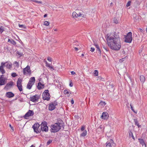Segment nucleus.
<instances>
[{
    "label": "nucleus",
    "mask_w": 147,
    "mask_h": 147,
    "mask_svg": "<svg viewBox=\"0 0 147 147\" xmlns=\"http://www.w3.org/2000/svg\"><path fill=\"white\" fill-rule=\"evenodd\" d=\"M107 40L108 46L111 49L114 51H118L121 45V40L119 35L115 32L107 34Z\"/></svg>",
    "instance_id": "1"
},
{
    "label": "nucleus",
    "mask_w": 147,
    "mask_h": 147,
    "mask_svg": "<svg viewBox=\"0 0 147 147\" xmlns=\"http://www.w3.org/2000/svg\"><path fill=\"white\" fill-rule=\"evenodd\" d=\"M62 124L59 123H55L51 126V131L56 132L58 131L60 129Z\"/></svg>",
    "instance_id": "2"
},
{
    "label": "nucleus",
    "mask_w": 147,
    "mask_h": 147,
    "mask_svg": "<svg viewBox=\"0 0 147 147\" xmlns=\"http://www.w3.org/2000/svg\"><path fill=\"white\" fill-rule=\"evenodd\" d=\"M35 81L34 77L31 78L27 84V88L28 89H30L32 86L34 85Z\"/></svg>",
    "instance_id": "3"
},
{
    "label": "nucleus",
    "mask_w": 147,
    "mask_h": 147,
    "mask_svg": "<svg viewBox=\"0 0 147 147\" xmlns=\"http://www.w3.org/2000/svg\"><path fill=\"white\" fill-rule=\"evenodd\" d=\"M42 98L44 100H49L50 98V96L48 90H45L42 93Z\"/></svg>",
    "instance_id": "4"
},
{
    "label": "nucleus",
    "mask_w": 147,
    "mask_h": 147,
    "mask_svg": "<svg viewBox=\"0 0 147 147\" xmlns=\"http://www.w3.org/2000/svg\"><path fill=\"white\" fill-rule=\"evenodd\" d=\"M23 73L25 75H30L31 74V71L30 69V66L28 65L24 68L23 71Z\"/></svg>",
    "instance_id": "5"
},
{
    "label": "nucleus",
    "mask_w": 147,
    "mask_h": 147,
    "mask_svg": "<svg viewBox=\"0 0 147 147\" xmlns=\"http://www.w3.org/2000/svg\"><path fill=\"white\" fill-rule=\"evenodd\" d=\"M57 105V102L56 101L52 102L49 105V110L50 111H52L55 109Z\"/></svg>",
    "instance_id": "6"
},
{
    "label": "nucleus",
    "mask_w": 147,
    "mask_h": 147,
    "mask_svg": "<svg viewBox=\"0 0 147 147\" xmlns=\"http://www.w3.org/2000/svg\"><path fill=\"white\" fill-rule=\"evenodd\" d=\"M132 35L131 32H128L125 37V42L127 43H131L132 40Z\"/></svg>",
    "instance_id": "7"
},
{
    "label": "nucleus",
    "mask_w": 147,
    "mask_h": 147,
    "mask_svg": "<svg viewBox=\"0 0 147 147\" xmlns=\"http://www.w3.org/2000/svg\"><path fill=\"white\" fill-rule=\"evenodd\" d=\"M22 80L21 78H19L17 82V86L18 88L20 91H22L23 90L22 83Z\"/></svg>",
    "instance_id": "8"
},
{
    "label": "nucleus",
    "mask_w": 147,
    "mask_h": 147,
    "mask_svg": "<svg viewBox=\"0 0 147 147\" xmlns=\"http://www.w3.org/2000/svg\"><path fill=\"white\" fill-rule=\"evenodd\" d=\"M41 129L42 131L47 132L48 131V128L47 126L46 122L44 121L42 122L41 124Z\"/></svg>",
    "instance_id": "9"
},
{
    "label": "nucleus",
    "mask_w": 147,
    "mask_h": 147,
    "mask_svg": "<svg viewBox=\"0 0 147 147\" xmlns=\"http://www.w3.org/2000/svg\"><path fill=\"white\" fill-rule=\"evenodd\" d=\"M40 95L36 94L31 96L30 98V101L34 102H37L40 98Z\"/></svg>",
    "instance_id": "10"
},
{
    "label": "nucleus",
    "mask_w": 147,
    "mask_h": 147,
    "mask_svg": "<svg viewBox=\"0 0 147 147\" xmlns=\"http://www.w3.org/2000/svg\"><path fill=\"white\" fill-rule=\"evenodd\" d=\"M39 125L38 123H35L32 126L34 131L37 133H38L39 131L38 129L39 127Z\"/></svg>",
    "instance_id": "11"
},
{
    "label": "nucleus",
    "mask_w": 147,
    "mask_h": 147,
    "mask_svg": "<svg viewBox=\"0 0 147 147\" xmlns=\"http://www.w3.org/2000/svg\"><path fill=\"white\" fill-rule=\"evenodd\" d=\"M76 11L77 12V14L79 17L84 18V15L83 14V11L81 10L77 9Z\"/></svg>",
    "instance_id": "12"
},
{
    "label": "nucleus",
    "mask_w": 147,
    "mask_h": 147,
    "mask_svg": "<svg viewBox=\"0 0 147 147\" xmlns=\"http://www.w3.org/2000/svg\"><path fill=\"white\" fill-rule=\"evenodd\" d=\"M114 142L113 140L112 139H110L106 143V147H112L111 144Z\"/></svg>",
    "instance_id": "13"
},
{
    "label": "nucleus",
    "mask_w": 147,
    "mask_h": 147,
    "mask_svg": "<svg viewBox=\"0 0 147 147\" xmlns=\"http://www.w3.org/2000/svg\"><path fill=\"white\" fill-rule=\"evenodd\" d=\"M33 115V112L32 111L29 110L25 115L24 117L26 119H27L26 117L32 116Z\"/></svg>",
    "instance_id": "14"
},
{
    "label": "nucleus",
    "mask_w": 147,
    "mask_h": 147,
    "mask_svg": "<svg viewBox=\"0 0 147 147\" xmlns=\"http://www.w3.org/2000/svg\"><path fill=\"white\" fill-rule=\"evenodd\" d=\"M109 117V115L108 113L106 112H103L101 116V118L103 119H107Z\"/></svg>",
    "instance_id": "15"
},
{
    "label": "nucleus",
    "mask_w": 147,
    "mask_h": 147,
    "mask_svg": "<svg viewBox=\"0 0 147 147\" xmlns=\"http://www.w3.org/2000/svg\"><path fill=\"white\" fill-rule=\"evenodd\" d=\"M37 88L38 90H41L45 88V85L42 84L41 82H39L38 83Z\"/></svg>",
    "instance_id": "16"
},
{
    "label": "nucleus",
    "mask_w": 147,
    "mask_h": 147,
    "mask_svg": "<svg viewBox=\"0 0 147 147\" xmlns=\"http://www.w3.org/2000/svg\"><path fill=\"white\" fill-rule=\"evenodd\" d=\"M5 95L7 97L11 98L13 97L14 96V94L11 92H8L6 93Z\"/></svg>",
    "instance_id": "17"
},
{
    "label": "nucleus",
    "mask_w": 147,
    "mask_h": 147,
    "mask_svg": "<svg viewBox=\"0 0 147 147\" xmlns=\"http://www.w3.org/2000/svg\"><path fill=\"white\" fill-rule=\"evenodd\" d=\"M13 84V82L12 81H11L9 82H8L6 84V86L5 87V88H10L11 87Z\"/></svg>",
    "instance_id": "18"
},
{
    "label": "nucleus",
    "mask_w": 147,
    "mask_h": 147,
    "mask_svg": "<svg viewBox=\"0 0 147 147\" xmlns=\"http://www.w3.org/2000/svg\"><path fill=\"white\" fill-rule=\"evenodd\" d=\"M5 84V79L0 77V86H2Z\"/></svg>",
    "instance_id": "19"
},
{
    "label": "nucleus",
    "mask_w": 147,
    "mask_h": 147,
    "mask_svg": "<svg viewBox=\"0 0 147 147\" xmlns=\"http://www.w3.org/2000/svg\"><path fill=\"white\" fill-rule=\"evenodd\" d=\"M46 66L47 67H49L52 71L54 70V69L52 66H51L50 64L47 61H45Z\"/></svg>",
    "instance_id": "20"
},
{
    "label": "nucleus",
    "mask_w": 147,
    "mask_h": 147,
    "mask_svg": "<svg viewBox=\"0 0 147 147\" xmlns=\"http://www.w3.org/2000/svg\"><path fill=\"white\" fill-rule=\"evenodd\" d=\"M138 140H139V142L140 144L142 145V146H145V147H146V144L143 139H138Z\"/></svg>",
    "instance_id": "21"
},
{
    "label": "nucleus",
    "mask_w": 147,
    "mask_h": 147,
    "mask_svg": "<svg viewBox=\"0 0 147 147\" xmlns=\"http://www.w3.org/2000/svg\"><path fill=\"white\" fill-rule=\"evenodd\" d=\"M140 80L141 82L143 84L145 81V77L143 75H141L140 77Z\"/></svg>",
    "instance_id": "22"
},
{
    "label": "nucleus",
    "mask_w": 147,
    "mask_h": 147,
    "mask_svg": "<svg viewBox=\"0 0 147 147\" xmlns=\"http://www.w3.org/2000/svg\"><path fill=\"white\" fill-rule=\"evenodd\" d=\"M76 11H74L72 13V16L74 18H78V16Z\"/></svg>",
    "instance_id": "23"
},
{
    "label": "nucleus",
    "mask_w": 147,
    "mask_h": 147,
    "mask_svg": "<svg viewBox=\"0 0 147 147\" xmlns=\"http://www.w3.org/2000/svg\"><path fill=\"white\" fill-rule=\"evenodd\" d=\"M87 133V132L86 130L84 131L80 134V136L84 137L86 135Z\"/></svg>",
    "instance_id": "24"
},
{
    "label": "nucleus",
    "mask_w": 147,
    "mask_h": 147,
    "mask_svg": "<svg viewBox=\"0 0 147 147\" xmlns=\"http://www.w3.org/2000/svg\"><path fill=\"white\" fill-rule=\"evenodd\" d=\"M5 63H3V62L1 63V65L0 66V71L1 70L4 69L3 67L5 66Z\"/></svg>",
    "instance_id": "25"
},
{
    "label": "nucleus",
    "mask_w": 147,
    "mask_h": 147,
    "mask_svg": "<svg viewBox=\"0 0 147 147\" xmlns=\"http://www.w3.org/2000/svg\"><path fill=\"white\" fill-rule=\"evenodd\" d=\"M99 105H100L102 107H104L106 105V103L105 102L101 101L99 103Z\"/></svg>",
    "instance_id": "26"
},
{
    "label": "nucleus",
    "mask_w": 147,
    "mask_h": 147,
    "mask_svg": "<svg viewBox=\"0 0 147 147\" xmlns=\"http://www.w3.org/2000/svg\"><path fill=\"white\" fill-rule=\"evenodd\" d=\"M6 67L7 68H8V69H10L11 68V67H12V65H11V64L10 63H7V65H6Z\"/></svg>",
    "instance_id": "27"
},
{
    "label": "nucleus",
    "mask_w": 147,
    "mask_h": 147,
    "mask_svg": "<svg viewBox=\"0 0 147 147\" xmlns=\"http://www.w3.org/2000/svg\"><path fill=\"white\" fill-rule=\"evenodd\" d=\"M64 93L65 94H69L68 96H70L71 94V93L68 91L67 90H65L64 91Z\"/></svg>",
    "instance_id": "28"
},
{
    "label": "nucleus",
    "mask_w": 147,
    "mask_h": 147,
    "mask_svg": "<svg viewBox=\"0 0 147 147\" xmlns=\"http://www.w3.org/2000/svg\"><path fill=\"white\" fill-rule=\"evenodd\" d=\"M113 22L116 24H118L119 23L118 19L116 18H114L113 20Z\"/></svg>",
    "instance_id": "29"
},
{
    "label": "nucleus",
    "mask_w": 147,
    "mask_h": 147,
    "mask_svg": "<svg viewBox=\"0 0 147 147\" xmlns=\"http://www.w3.org/2000/svg\"><path fill=\"white\" fill-rule=\"evenodd\" d=\"M134 121L135 123V125H136L138 126V127H140L141 126V125H139L138 122L137 120L134 119Z\"/></svg>",
    "instance_id": "30"
},
{
    "label": "nucleus",
    "mask_w": 147,
    "mask_h": 147,
    "mask_svg": "<svg viewBox=\"0 0 147 147\" xmlns=\"http://www.w3.org/2000/svg\"><path fill=\"white\" fill-rule=\"evenodd\" d=\"M94 45L96 47L97 49V50L100 53V50L99 48L98 45L97 44H95Z\"/></svg>",
    "instance_id": "31"
},
{
    "label": "nucleus",
    "mask_w": 147,
    "mask_h": 147,
    "mask_svg": "<svg viewBox=\"0 0 147 147\" xmlns=\"http://www.w3.org/2000/svg\"><path fill=\"white\" fill-rule=\"evenodd\" d=\"M102 79L104 80V79L102 78L101 76H98L96 78L97 81L102 80V81H104L103 80H102Z\"/></svg>",
    "instance_id": "32"
},
{
    "label": "nucleus",
    "mask_w": 147,
    "mask_h": 147,
    "mask_svg": "<svg viewBox=\"0 0 147 147\" xmlns=\"http://www.w3.org/2000/svg\"><path fill=\"white\" fill-rule=\"evenodd\" d=\"M50 23L47 21H45L43 23V24L46 26H48L49 25Z\"/></svg>",
    "instance_id": "33"
},
{
    "label": "nucleus",
    "mask_w": 147,
    "mask_h": 147,
    "mask_svg": "<svg viewBox=\"0 0 147 147\" xmlns=\"http://www.w3.org/2000/svg\"><path fill=\"white\" fill-rule=\"evenodd\" d=\"M17 54L18 55L19 57H21L23 56V54L22 53L19 51H18L17 52Z\"/></svg>",
    "instance_id": "34"
},
{
    "label": "nucleus",
    "mask_w": 147,
    "mask_h": 147,
    "mask_svg": "<svg viewBox=\"0 0 147 147\" xmlns=\"http://www.w3.org/2000/svg\"><path fill=\"white\" fill-rule=\"evenodd\" d=\"M94 75L95 76H98V72L97 70H95L94 72Z\"/></svg>",
    "instance_id": "35"
},
{
    "label": "nucleus",
    "mask_w": 147,
    "mask_h": 147,
    "mask_svg": "<svg viewBox=\"0 0 147 147\" xmlns=\"http://www.w3.org/2000/svg\"><path fill=\"white\" fill-rule=\"evenodd\" d=\"M4 28L3 26H1L0 27V32L2 33L4 31Z\"/></svg>",
    "instance_id": "36"
},
{
    "label": "nucleus",
    "mask_w": 147,
    "mask_h": 147,
    "mask_svg": "<svg viewBox=\"0 0 147 147\" xmlns=\"http://www.w3.org/2000/svg\"><path fill=\"white\" fill-rule=\"evenodd\" d=\"M18 75L16 73H13L11 74V76L13 77H15L17 76Z\"/></svg>",
    "instance_id": "37"
},
{
    "label": "nucleus",
    "mask_w": 147,
    "mask_h": 147,
    "mask_svg": "<svg viewBox=\"0 0 147 147\" xmlns=\"http://www.w3.org/2000/svg\"><path fill=\"white\" fill-rule=\"evenodd\" d=\"M10 42L12 44H13L14 45H15L16 44V42L14 40H12Z\"/></svg>",
    "instance_id": "38"
},
{
    "label": "nucleus",
    "mask_w": 147,
    "mask_h": 147,
    "mask_svg": "<svg viewBox=\"0 0 147 147\" xmlns=\"http://www.w3.org/2000/svg\"><path fill=\"white\" fill-rule=\"evenodd\" d=\"M14 64L16 67H18L19 66V63L18 62L15 61L14 63Z\"/></svg>",
    "instance_id": "39"
},
{
    "label": "nucleus",
    "mask_w": 147,
    "mask_h": 147,
    "mask_svg": "<svg viewBox=\"0 0 147 147\" xmlns=\"http://www.w3.org/2000/svg\"><path fill=\"white\" fill-rule=\"evenodd\" d=\"M131 3V1H128V2L127 3L126 7H129V6L130 5Z\"/></svg>",
    "instance_id": "40"
},
{
    "label": "nucleus",
    "mask_w": 147,
    "mask_h": 147,
    "mask_svg": "<svg viewBox=\"0 0 147 147\" xmlns=\"http://www.w3.org/2000/svg\"><path fill=\"white\" fill-rule=\"evenodd\" d=\"M138 19V16H136L135 17H134V20L135 22H137Z\"/></svg>",
    "instance_id": "41"
},
{
    "label": "nucleus",
    "mask_w": 147,
    "mask_h": 147,
    "mask_svg": "<svg viewBox=\"0 0 147 147\" xmlns=\"http://www.w3.org/2000/svg\"><path fill=\"white\" fill-rule=\"evenodd\" d=\"M19 27L20 28H26V27L25 26H24L23 25H19Z\"/></svg>",
    "instance_id": "42"
},
{
    "label": "nucleus",
    "mask_w": 147,
    "mask_h": 147,
    "mask_svg": "<svg viewBox=\"0 0 147 147\" xmlns=\"http://www.w3.org/2000/svg\"><path fill=\"white\" fill-rule=\"evenodd\" d=\"M85 128V127L84 126H82L80 130L81 131H84Z\"/></svg>",
    "instance_id": "43"
},
{
    "label": "nucleus",
    "mask_w": 147,
    "mask_h": 147,
    "mask_svg": "<svg viewBox=\"0 0 147 147\" xmlns=\"http://www.w3.org/2000/svg\"><path fill=\"white\" fill-rule=\"evenodd\" d=\"M0 72L2 74H3L5 73V71L4 69L1 70L0 71Z\"/></svg>",
    "instance_id": "44"
},
{
    "label": "nucleus",
    "mask_w": 147,
    "mask_h": 147,
    "mask_svg": "<svg viewBox=\"0 0 147 147\" xmlns=\"http://www.w3.org/2000/svg\"><path fill=\"white\" fill-rule=\"evenodd\" d=\"M52 140H49L47 143V145H49L51 142H52Z\"/></svg>",
    "instance_id": "45"
},
{
    "label": "nucleus",
    "mask_w": 147,
    "mask_h": 147,
    "mask_svg": "<svg viewBox=\"0 0 147 147\" xmlns=\"http://www.w3.org/2000/svg\"><path fill=\"white\" fill-rule=\"evenodd\" d=\"M47 60L50 62H51L52 61V58L49 57H48Z\"/></svg>",
    "instance_id": "46"
},
{
    "label": "nucleus",
    "mask_w": 147,
    "mask_h": 147,
    "mask_svg": "<svg viewBox=\"0 0 147 147\" xmlns=\"http://www.w3.org/2000/svg\"><path fill=\"white\" fill-rule=\"evenodd\" d=\"M9 126L12 129V131H13L14 129L13 127L11 126V125L10 124L9 125Z\"/></svg>",
    "instance_id": "47"
},
{
    "label": "nucleus",
    "mask_w": 147,
    "mask_h": 147,
    "mask_svg": "<svg viewBox=\"0 0 147 147\" xmlns=\"http://www.w3.org/2000/svg\"><path fill=\"white\" fill-rule=\"evenodd\" d=\"M94 50H95V49L94 48H92V47H91V50L90 51H91V52H93L94 51Z\"/></svg>",
    "instance_id": "48"
},
{
    "label": "nucleus",
    "mask_w": 147,
    "mask_h": 147,
    "mask_svg": "<svg viewBox=\"0 0 147 147\" xmlns=\"http://www.w3.org/2000/svg\"><path fill=\"white\" fill-rule=\"evenodd\" d=\"M129 136L132 137L133 136V133L131 132H130L129 134Z\"/></svg>",
    "instance_id": "49"
},
{
    "label": "nucleus",
    "mask_w": 147,
    "mask_h": 147,
    "mask_svg": "<svg viewBox=\"0 0 147 147\" xmlns=\"http://www.w3.org/2000/svg\"><path fill=\"white\" fill-rule=\"evenodd\" d=\"M124 58H123L119 60V61L121 62H122L123 61H124Z\"/></svg>",
    "instance_id": "50"
},
{
    "label": "nucleus",
    "mask_w": 147,
    "mask_h": 147,
    "mask_svg": "<svg viewBox=\"0 0 147 147\" xmlns=\"http://www.w3.org/2000/svg\"><path fill=\"white\" fill-rule=\"evenodd\" d=\"M52 31H57V29L56 28H54L52 30Z\"/></svg>",
    "instance_id": "51"
},
{
    "label": "nucleus",
    "mask_w": 147,
    "mask_h": 147,
    "mask_svg": "<svg viewBox=\"0 0 147 147\" xmlns=\"http://www.w3.org/2000/svg\"><path fill=\"white\" fill-rule=\"evenodd\" d=\"M34 1L36 3H42V2H41L39 1Z\"/></svg>",
    "instance_id": "52"
},
{
    "label": "nucleus",
    "mask_w": 147,
    "mask_h": 147,
    "mask_svg": "<svg viewBox=\"0 0 147 147\" xmlns=\"http://www.w3.org/2000/svg\"><path fill=\"white\" fill-rule=\"evenodd\" d=\"M71 73L72 75H74L75 74V73L74 71H71Z\"/></svg>",
    "instance_id": "53"
},
{
    "label": "nucleus",
    "mask_w": 147,
    "mask_h": 147,
    "mask_svg": "<svg viewBox=\"0 0 147 147\" xmlns=\"http://www.w3.org/2000/svg\"><path fill=\"white\" fill-rule=\"evenodd\" d=\"M69 86H70V87H72L73 86V84L71 82L70 84H69Z\"/></svg>",
    "instance_id": "54"
},
{
    "label": "nucleus",
    "mask_w": 147,
    "mask_h": 147,
    "mask_svg": "<svg viewBox=\"0 0 147 147\" xmlns=\"http://www.w3.org/2000/svg\"><path fill=\"white\" fill-rule=\"evenodd\" d=\"M71 103L72 104H73L74 103V100H72L71 101Z\"/></svg>",
    "instance_id": "55"
},
{
    "label": "nucleus",
    "mask_w": 147,
    "mask_h": 147,
    "mask_svg": "<svg viewBox=\"0 0 147 147\" xmlns=\"http://www.w3.org/2000/svg\"><path fill=\"white\" fill-rule=\"evenodd\" d=\"M74 49L76 51H77L78 50V49L77 47H75Z\"/></svg>",
    "instance_id": "56"
},
{
    "label": "nucleus",
    "mask_w": 147,
    "mask_h": 147,
    "mask_svg": "<svg viewBox=\"0 0 147 147\" xmlns=\"http://www.w3.org/2000/svg\"><path fill=\"white\" fill-rule=\"evenodd\" d=\"M140 29V31L141 32H143V30L142 29H141V28H140V29Z\"/></svg>",
    "instance_id": "57"
},
{
    "label": "nucleus",
    "mask_w": 147,
    "mask_h": 147,
    "mask_svg": "<svg viewBox=\"0 0 147 147\" xmlns=\"http://www.w3.org/2000/svg\"><path fill=\"white\" fill-rule=\"evenodd\" d=\"M47 16V15L46 14H45L44 16V18H45V17H46Z\"/></svg>",
    "instance_id": "58"
},
{
    "label": "nucleus",
    "mask_w": 147,
    "mask_h": 147,
    "mask_svg": "<svg viewBox=\"0 0 147 147\" xmlns=\"http://www.w3.org/2000/svg\"><path fill=\"white\" fill-rule=\"evenodd\" d=\"M130 106L131 107V109H133V107L131 105V104H130Z\"/></svg>",
    "instance_id": "59"
},
{
    "label": "nucleus",
    "mask_w": 147,
    "mask_h": 147,
    "mask_svg": "<svg viewBox=\"0 0 147 147\" xmlns=\"http://www.w3.org/2000/svg\"><path fill=\"white\" fill-rule=\"evenodd\" d=\"M131 137H132V138L134 139V140H135V138H134V136H132Z\"/></svg>",
    "instance_id": "60"
},
{
    "label": "nucleus",
    "mask_w": 147,
    "mask_h": 147,
    "mask_svg": "<svg viewBox=\"0 0 147 147\" xmlns=\"http://www.w3.org/2000/svg\"><path fill=\"white\" fill-rule=\"evenodd\" d=\"M3 75H2L1 76V77H1V78H3Z\"/></svg>",
    "instance_id": "61"
},
{
    "label": "nucleus",
    "mask_w": 147,
    "mask_h": 147,
    "mask_svg": "<svg viewBox=\"0 0 147 147\" xmlns=\"http://www.w3.org/2000/svg\"><path fill=\"white\" fill-rule=\"evenodd\" d=\"M11 40H10L9 39H8V42H11Z\"/></svg>",
    "instance_id": "62"
},
{
    "label": "nucleus",
    "mask_w": 147,
    "mask_h": 147,
    "mask_svg": "<svg viewBox=\"0 0 147 147\" xmlns=\"http://www.w3.org/2000/svg\"><path fill=\"white\" fill-rule=\"evenodd\" d=\"M81 56L82 57H83L84 56V54H82V55H81Z\"/></svg>",
    "instance_id": "63"
},
{
    "label": "nucleus",
    "mask_w": 147,
    "mask_h": 147,
    "mask_svg": "<svg viewBox=\"0 0 147 147\" xmlns=\"http://www.w3.org/2000/svg\"><path fill=\"white\" fill-rule=\"evenodd\" d=\"M30 147H35L33 145H32L31 146H30Z\"/></svg>",
    "instance_id": "64"
}]
</instances>
